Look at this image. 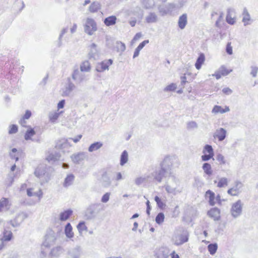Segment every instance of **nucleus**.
I'll list each match as a JSON object with an SVG mask.
<instances>
[{"mask_svg": "<svg viewBox=\"0 0 258 258\" xmlns=\"http://www.w3.org/2000/svg\"><path fill=\"white\" fill-rule=\"evenodd\" d=\"M242 22L243 23L244 25L247 26L248 25H250L252 22V20L251 19L250 14L247 11V10L246 8H244L243 13L242 14Z\"/></svg>", "mask_w": 258, "mask_h": 258, "instance_id": "17", "label": "nucleus"}, {"mask_svg": "<svg viewBox=\"0 0 258 258\" xmlns=\"http://www.w3.org/2000/svg\"><path fill=\"white\" fill-rule=\"evenodd\" d=\"M64 233L68 238H71L74 237L73 228L70 223H68L64 228Z\"/></svg>", "mask_w": 258, "mask_h": 258, "instance_id": "31", "label": "nucleus"}, {"mask_svg": "<svg viewBox=\"0 0 258 258\" xmlns=\"http://www.w3.org/2000/svg\"><path fill=\"white\" fill-rule=\"evenodd\" d=\"M115 47L116 49V51L118 52H119L120 54H122V53L125 50L126 48L125 44L120 41H117L116 42Z\"/></svg>", "mask_w": 258, "mask_h": 258, "instance_id": "39", "label": "nucleus"}, {"mask_svg": "<svg viewBox=\"0 0 258 258\" xmlns=\"http://www.w3.org/2000/svg\"><path fill=\"white\" fill-rule=\"evenodd\" d=\"M112 60L111 59L105 60L99 63L96 67V71L98 72H102L108 70L109 67L112 64Z\"/></svg>", "mask_w": 258, "mask_h": 258, "instance_id": "14", "label": "nucleus"}, {"mask_svg": "<svg viewBox=\"0 0 258 258\" xmlns=\"http://www.w3.org/2000/svg\"><path fill=\"white\" fill-rule=\"evenodd\" d=\"M77 227L79 231L80 235H82L83 232L87 231L88 229L87 227L85 225V223L84 221L80 222L77 225Z\"/></svg>", "mask_w": 258, "mask_h": 258, "instance_id": "44", "label": "nucleus"}, {"mask_svg": "<svg viewBox=\"0 0 258 258\" xmlns=\"http://www.w3.org/2000/svg\"><path fill=\"white\" fill-rule=\"evenodd\" d=\"M56 239V234L53 231L49 230L47 231L45 235L44 241L41 246V253L43 255L46 256L48 253V251L45 250L44 248H49L53 245L55 243Z\"/></svg>", "mask_w": 258, "mask_h": 258, "instance_id": "2", "label": "nucleus"}, {"mask_svg": "<svg viewBox=\"0 0 258 258\" xmlns=\"http://www.w3.org/2000/svg\"><path fill=\"white\" fill-rule=\"evenodd\" d=\"M100 182L102 186L104 187H108L111 185V181L110 178L106 172L102 174L100 179Z\"/></svg>", "mask_w": 258, "mask_h": 258, "instance_id": "20", "label": "nucleus"}, {"mask_svg": "<svg viewBox=\"0 0 258 258\" xmlns=\"http://www.w3.org/2000/svg\"><path fill=\"white\" fill-rule=\"evenodd\" d=\"M212 112L215 114L218 113H224V111L223 110V108H222V107L221 106L215 105L213 107Z\"/></svg>", "mask_w": 258, "mask_h": 258, "instance_id": "52", "label": "nucleus"}, {"mask_svg": "<svg viewBox=\"0 0 258 258\" xmlns=\"http://www.w3.org/2000/svg\"><path fill=\"white\" fill-rule=\"evenodd\" d=\"M10 206L11 204L8 199L3 198L0 200V212L7 211Z\"/></svg>", "mask_w": 258, "mask_h": 258, "instance_id": "25", "label": "nucleus"}, {"mask_svg": "<svg viewBox=\"0 0 258 258\" xmlns=\"http://www.w3.org/2000/svg\"><path fill=\"white\" fill-rule=\"evenodd\" d=\"M226 22L230 25H233L236 22V13L234 9L229 8L227 10Z\"/></svg>", "mask_w": 258, "mask_h": 258, "instance_id": "11", "label": "nucleus"}, {"mask_svg": "<svg viewBox=\"0 0 258 258\" xmlns=\"http://www.w3.org/2000/svg\"><path fill=\"white\" fill-rule=\"evenodd\" d=\"M203 153L204 154H206L207 153H208V154H211V155H213V156L214 155L213 149L212 146L209 145H206L204 147V150L203 151Z\"/></svg>", "mask_w": 258, "mask_h": 258, "instance_id": "48", "label": "nucleus"}, {"mask_svg": "<svg viewBox=\"0 0 258 258\" xmlns=\"http://www.w3.org/2000/svg\"><path fill=\"white\" fill-rule=\"evenodd\" d=\"M218 249V245L217 243H211L208 245V249L210 253L212 255L214 254Z\"/></svg>", "mask_w": 258, "mask_h": 258, "instance_id": "46", "label": "nucleus"}, {"mask_svg": "<svg viewBox=\"0 0 258 258\" xmlns=\"http://www.w3.org/2000/svg\"><path fill=\"white\" fill-rule=\"evenodd\" d=\"M62 252V248L60 246H56L51 249L50 255L53 257H57Z\"/></svg>", "mask_w": 258, "mask_h": 258, "instance_id": "40", "label": "nucleus"}, {"mask_svg": "<svg viewBox=\"0 0 258 258\" xmlns=\"http://www.w3.org/2000/svg\"><path fill=\"white\" fill-rule=\"evenodd\" d=\"M205 59V57L204 54L203 53H201L198 57L195 63V67L197 69L200 70L201 68L202 65L204 63Z\"/></svg>", "mask_w": 258, "mask_h": 258, "instance_id": "35", "label": "nucleus"}, {"mask_svg": "<svg viewBox=\"0 0 258 258\" xmlns=\"http://www.w3.org/2000/svg\"><path fill=\"white\" fill-rule=\"evenodd\" d=\"M103 146L102 143L96 142L90 145L88 148V151L90 152H93L100 149Z\"/></svg>", "mask_w": 258, "mask_h": 258, "instance_id": "32", "label": "nucleus"}, {"mask_svg": "<svg viewBox=\"0 0 258 258\" xmlns=\"http://www.w3.org/2000/svg\"><path fill=\"white\" fill-rule=\"evenodd\" d=\"M214 156L211 154H204V155H202L201 158L203 161H207L210 160L211 158L213 157Z\"/></svg>", "mask_w": 258, "mask_h": 258, "instance_id": "61", "label": "nucleus"}, {"mask_svg": "<svg viewBox=\"0 0 258 258\" xmlns=\"http://www.w3.org/2000/svg\"><path fill=\"white\" fill-rule=\"evenodd\" d=\"M87 158V153L85 152H79L77 154H73L71 156L73 162L76 164H79Z\"/></svg>", "mask_w": 258, "mask_h": 258, "instance_id": "13", "label": "nucleus"}, {"mask_svg": "<svg viewBox=\"0 0 258 258\" xmlns=\"http://www.w3.org/2000/svg\"><path fill=\"white\" fill-rule=\"evenodd\" d=\"M76 88L75 84L71 82V79H68V84L62 90V96L63 97L70 96L72 92Z\"/></svg>", "mask_w": 258, "mask_h": 258, "instance_id": "9", "label": "nucleus"}, {"mask_svg": "<svg viewBox=\"0 0 258 258\" xmlns=\"http://www.w3.org/2000/svg\"><path fill=\"white\" fill-rule=\"evenodd\" d=\"M73 211L69 209L60 213L59 220L61 221H66L72 215Z\"/></svg>", "mask_w": 258, "mask_h": 258, "instance_id": "29", "label": "nucleus"}, {"mask_svg": "<svg viewBox=\"0 0 258 258\" xmlns=\"http://www.w3.org/2000/svg\"><path fill=\"white\" fill-rule=\"evenodd\" d=\"M165 175H168V173H167L166 170L161 166L160 168L156 169L155 171L152 173L154 179L158 182L162 181L163 177L165 176Z\"/></svg>", "mask_w": 258, "mask_h": 258, "instance_id": "10", "label": "nucleus"}, {"mask_svg": "<svg viewBox=\"0 0 258 258\" xmlns=\"http://www.w3.org/2000/svg\"><path fill=\"white\" fill-rule=\"evenodd\" d=\"M9 131V134H15L18 132V126L15 124L11 125Z\"/></svg>", "mask_w": 258, "mask_h": 258, "instance_id": "59", "label": "nucleus"}, {"mask_svg": "<svg viewBox=\"0 0 258 258\" xmlns=\"http://www.w3.org/2000/svg\"><path fill=\"white\" fill-rule=\"evenodd\" d=\"M243 206V204L240 200L232 204L230 212L233 218H237L242 215Z\"/></svg>", "mask_w": 258, "mask_h": 258, "instance_id": "6", "label": "nucleus"}, {"mask_svg": "<svg viewBox=\"0 0 258 258\" xmlns=\"http://www.w3.org/2000/svg\"><path fill=\"white\" fill-rule=\"evenodd\" d=\"M206 198L209 199V203L211 206H214L216 204L215 193L211 190H208L206 192Z\"/></svg>", "mask_w": 258, "mask_h": 258, "instance_id": "26", "label": "nucleus"}, {"mask_svg": "<svg viewBox=\"0 0 258 258\" xmlns=\"http://www.w3.org/2000/svg\"><path fill=\"white\" fill-rule=\"evenodd\" d=\"M74 179V176L73 174H70L67 176L65 178L63 185L67 187L72 184L73 181Z\"/></svg>", "mask_w": 258, "mask_h": 258, "instance_id": "47", "label": "nucleus"}, {"mask_svg": "<svg viewBox=\"0 0 258 258\" xmlns=\"http://www.w3.org/2000/svg\"><path fill=\"white\" fill-rule=\"evenodd\" d=\"M157 6L158 7V12L161 16H164L168 14V10H167L166 5L161 3L157 4Z\"/></svg>", "mask_w": 258, "mask_h": 258, "instance_id": "28", "label": "nucleus"}, {"mask_svg": "<svg viewBox=\"0 0 258 258\" xmlns=\"http://www.w3.org/2000/svg\"><path fill=\"white\" fill-rule=\"evenodd\" d=\"M250 75L254 78L256 77L258 72V68L255 66L251 67Z\"/></svg>", "mask_w": 258, "mask_h": 258, "instance_id": "60", "label": "nucleus"}, {"mask_svg": "<svg viewBox=\"0 0 258 258\" xmlns=\"http://www.w3.org/2000/svg\"><path fill=\"white\" fill-rule=\"evenodd\" d=\"M222 92L226 95H230L232 93V91L229 88L226 87L222 89Z\"/></svg>", "mask_w": 258, "mask_h": 258, "instance_id": "64", "label": "nucleus"}, {"mask_svg": "<svg viewBox=\"0 0 258 258\" xmlns=\"http://www.w3.org/2000/svg\"><path fill=\"white\" fill-rule=\"evenodd\" d=\"M176 85L174 83H171L164 89V92L174 91L176 89Z\"/></svg>", "mask_w": 258, "mask_h": 258, "instance_id": "53", "label": "nucleus"}, {"mask_svg": "<svg viewBox=\"0 0 258 258\" xmlns=\"http://www.w3.org/2000/svg\"><path fill=\"white\" fill-rule=\"evenodd\" d=\"M27 217L26 214L24 213H20L16 217L14 221H11L10 223L14 227H17L20 225V222L24 220Z\"/></svg>", "mask_w": 258, "mask_h": 258, "instance_id": "19", "label": "nucleus"}, {"mask_svg": "<svg viewBox=\"0 0 258 258\" xmlns=\"http://www.w3.org/2000/svg\"><path fill=\"white\" fill-rule=\"evenodd\" d=\"M142 7L146 9H152L157 5L155 0H140Z\"/></svg>", "mask_w": 258, "mask_h": 258, "instance_id": "23", "label": "nucleus"}, {"mask_svg": "<svg viewBox=\"0 0 258 258\" xmlns=\"http://www.w3.org/2000/svg\"><path fill=\"white\" fill-rule=\"evenodd\" d=\"M208 215L214 221H218L220 219V210L217 208H212L208 211Z\"/></svg>", "mask_w": 258, "mask_h": 258, "instance_id": "16", "label": "nucleus"}, {"mask_svg": "<svg viewBox=\"0 0 258 258\" xmlns=\"http://www.w3.org/2000/svg\"><path fill=\"white\" fill-rule=\"evenodd\" d=\"M82 137V135H79L77 137H75L74 138H70L66 140L62 139L57 143L56 147L59 149H62L68 145V144H69V140H73L75 143H78Z\"/></svg>", "mask_w": 258, "mask_h": 258, "instance_id": "12", "label": "nucleus"}, {"mask_svg": "<svg viewBox=\"0 0 258 258\" xmlns=\"http://www.w3.org/2000/svg\"><path fill=\"white\" fill-rule=\"evenodd\" d=\"M243 187V184L242 182L239 180H236L234 182V185L233 187H231L232 189L234 190V192L237 193V195H238L241 192V189Z\"/></svg>", "mask_w": 258, "mask_h": 258, "instance_id": "33", "label": "nucleus"}, {"mask_svg": "<svg viewBox=\"0 0 258 258\" xmlns=\"http://www.w3.org/2000/svg\"><path fill=\"white\" fill-rule=\"evenodd\" d=\"M90 63L88 61H85L80 66V70L83 72H89L90 71Z\"/></svg>", "mask_w": 258, "mask_h": 258, "instance_id": "42", "label": "nucleus"}, {"mask_svg": "<svg viewBox=\"0 0 258 258\" xmlns=\"http://www.w3.org/2000/svg\"><path fill=\"white\" fill-rule=\"evenodd\" d=\"M219 71L220 72V73L222 76H226L232 71L231 70L230 71L227 70L224 67H221Z\"/></svg>", "mask_w": 258, "mask_h": 258, "instance_id": "56", "label": "nucleus"}, {"mask_svg": "<svg viewBox=\"0 0 258 258\" xmlns=\"http://www.w3.org/2000/svg\"><path fill=\"white\" fill-rule=\"evenodd\" d=\"M155 201H156L157 206L159 208L162 209L165 207V205L162 202L161 200L158 196H156L155 197Z\"/></svg>", "mask_w": 258, "mask_h": 258, "instance_id": "54", "label": "nucleus"}, {"mask_svg": "<svg viewBox=\"0 0 258 258\" xmlns=\"http://www.w3.org/2000/svg\"><path fill=\"white\" fill-rule=\"evenodd\" d=\"M175 164H178V160L175 156H167L160 163V166L166 170L168 175H173L172 169Z\"/></svg>", "mask_w": 258, "mask_h": 258, "instance_id": "5", "label": "nucleus"}, {"mask_svg": "<svg viewBox=\"0 0 258 258\" xmlns=\"http://www.w3.org/2000/svg\"><path fill=\"white\" fill-rule=\"evenodd\" d=\"M36 133L33 128H31L29 127V128L27 130L26 132L25 135H24V138L26 141L28 140H32L33 141L32 137L35 135Z\"/></svg>", "mask_w": 258, "mask_h": 258, "instance_id": "34", "label": "nucleus"}, {"mask_svg": "<svg viewBox=\"0 0 258 258\" xmlns=\"http://www.w3.org/2000/svg\"><path fill=\"white\" fill-rule=\"evenodd\" d=\"M187 23V16L186 14H183L179 18L178 25L181 29H183Z\"/></svg>", "mask_w": 258, "mask_h": 258, "instance_id": "27", "label": "nucleus"}, {"mask_svg": "<svg viewBox=\"0 0 258 258\" xmlns=\"http://www.w3.org/2000/svg\"><path fill=\"white\" fill-rule=\"evenodd\" d=\"M60 113L59 112H51L49 114V120L51 122H54L58 118Z\"/></svg>", "mask_w": 258, "mask_h": 258, "instance_id": "49", "label": "nucleus"}, {"mask_svg": "<svg viewBox=\"0 0 258 258\" xmlns=\"http://www.w3.org/2000/svg\"><path fill=\"white\" fill-rule=\"evenodd\" d=\"M97 25L95 21L91 18H87L84 25V31L89 35H92L97 31Z\"/></svg>", "mask_w": 258, "mask_h": 258, "instance_id": "7", "label": "nucleus"}, {"mask_svg": "<svg viewBox=\"0 0 258 258\" xmlns=\"http://www.w3.org/2000/svg\"><path fill=\"white\" fill-rule=\"evenodd\" d=\"M164 220V215L163 213H159L156 217V222L158 224L162 223Z\"/></svg>", "mask_w": 258, "mask_h": 258, "instance_id": "51", "label": "nucleus"}, {"mask_svg": "<svg viewBox=\"0 0 258 258\" xmlns=\"http://www.w3.org/2000/svg\"><path fill=\"white\" fill-rule=\"evenodd\" d=\"M226 131L223 128L217 129L214 135L215 138H217L219 141H223L226 137Z\"/></svg>", "mask_w": 258, "mask_h": 258, "instance_id": "18", "label": "nucleus"}, {"mask_svg": "<svg viewBox=\"0 0 258 258\" xmlns=\"http://www.w3.org/2000/svg\"><path fill=\"white\" fill-rule=\"evenodd\" d=\"M202 168L204 172L208 176H211L212 174L213 171L212 169L211 165L209 163H204L202 166Z\"/></svg>", "mask_w": 258, "mask_h": 258, "instance_id": "38", "label": "nucleus"}, {"mask_svg": "<svg viewBox=\"0 0 258 258\" xmlns=\"http://www.w3.org/2000/svg\"><path fill=\"white\" fill-rule=\"evenodd\" d=\"M12 237V232L11 231L5 229L3 232V236L1 239L4 241H9L11 240Z\"/></svg>", "mask_w": 258, "mask_h": 258, "instance_id": "41", "label": "nucleus"}, {"mask_svg": "<svg viewBox=\"0 0 258 258\" xmlns=\"http://www.w3.org/2000/svg\"><path fill=\"white\" fill-rule=\"evenodd\" d=\"M83 72L78 69H76L73 72L72 77L77 84H80L83 81H87L89 79L88 76Z\"/></svg>", "mask_w": 258, "mask_h": 258, "instance_id": "8", "label": "nucleus"}, {"mask_svg": "<svg viewBox=\"0 0 258 258\" xmlns=\"http://www.w3.org/2000/svg\"><path fill=\"white\" fill-rule=\"evenodd\" d=\"M128 161V153L126 151L124 150L121 153L120 160V164L123 166Z\"/></svg>", "mask_w": 258, "mask_h": 258, "instance_id": "43", "label": "nucleus"}, {"mask_svg": "<svg viewBox=\"0 0 258 258\" xmlns=\"http://www.w3.org/2000/svg\"><path fill=\"white\" fill-rule=\"evenodd\" d=\"M110 193L106 192L105 193L101 198V201L103 203H107L110 198Z\"/></svg>", "mask_w": 258, "mask_h": 258, "instance_id": "58", "label": "nucleus"}, {"mask_svg": "<svg viewBox=\"0 0 258 258\" xmlns=\"http://www.w3.org/2000/svg\"><path fill=\"white\" fill-rule=\"evenodd\" d=\"M166 6L168 10V13L171 12L175 7V5L173 3H168L166 4Z\"/></svg>", "mask_w": 258, "mask_h": 258, "instance_id": "62", "label": "nucleus"}, {"mask_svg": "<svg viewBox=\"0 0 258 258\" xmlns=\"http://www.w3.org/2000/svg\"><path fill=\"white\" fill-rule=\"evenodd\" d=\"M101 8V5L98 2H94L89 7V11L91 13H95L98 12Z\"/></svg>", "mask_w": 258, "mask_h": 258, "instance_id": "36", "label": "nucleus"}, {"mask_svg": "<svg viewBox=\"0 0 258 258\" xmlns=\"http://www.w3.org/2000/svg\"><path fill=\"white\" fill-rule=\"evenodd\" d=\"M189 233L182 227L176 228L172 236L171 241L176 246H179L186 242L188 240Z\"/></svg>", "mask_w": 258, "mask_h": 258, "instance_id": "1", "label": "nucleus"}, {"mask_svg": "<svg viewBox=\"0 0 258 258\" xmlns=\"http://www.w3.org/2000/svg\"><path fill=\"white\" fill-rule=\"evenodd\" d=\"M170 180L165 185V189L168 193L172 194L174 195L180 193L182 188L179 187L180 181L175 176L173 175H169Z\"/></svg>", "mask_w": 258, "mask_h": 258, "instance_id": "3", "label": "nucleus"}, {"mask_svg": "<svg viewBox=\"0 0 258 258\" xmlns=\"http://www.w3.org/2000/svg\"><path fill=\"white\" fill-rule=\"evenodd\" d=\"M117 18L115 16H111L106 18L104 23L107 26H112L115 24Z\"/></svg>", "mask_w": 258, "mask_h": 258, "instance_id": "30", "label": "nucleus"}, {"mask_svg": "<svg viewBox=\"0 0 258 258\" xmlns=\"http://www.w3.org/2000/svg\"><path fill=\"white\" fill-rule=\"evenodd\" d=\"M46 166L44 165H40L35 169L34 174L37 177L41 178L46 174Z\"/></svg>", "mask_w": 258, "mask_h": 258, "instance_id": "21", "label": "nucleus"}, {"mask_svg": "<svg viewBox=\"0 0 258 258\" xmlns=\"http://www.w3.org/2000/svg\"><path fill=\"white\" fill-rule=\"evenodd\" d=\"M32 113L31 112L27 110L26 111L25 114L23 115V117L24 119H28L31 116Z\"/></svg>", "mask_w": 258, "mask_h": 258, "instance_id": "63", "label": "nucleus"}, {"mask_svg": "<svg viewBox=\"0 0 258 258\" xmlns=\"http://www.w3.org/2000/svg\"><path fill=\"white\" fill-rule=\"evenodd\" d=\"M150 178V176L149 175H144L142 176H140L137 177L135 179V183L137 185H140L142 183L145 182L148 180V179Z\"/></svg>", "mask_w": 258, "mask_h": 258, "instance_id": "37", "label": "nucleus"}, {"mask_svg": "<svg viewBox=\"0 0 258 258\" xmlns=\"http://www.w3.org/2000/svg\"><path fill=\"white\" fill-rule=\"evenodd\" d=\"M198 126L197 123L194 121H189L187 123V129H194L198 128Z\"/></svg>", "mask_w": 258, "mask_h": 258, "instance_id": "55", "label": "nucleus"}, {"mask_svg": "<svg viewBox=\"0 0 258 258\" xmlns=\"http://www.w3.org/2000/svg\"><path fill=\"white\" fill-rule=\"evenodd\" d=\"M59 158V156L57 154H50L47 157V160L49 162H53L58 160Z\"/></svg>", "mask_w": 258, "mask_h": 258, "instance_id": "50", "label": "nucleus"}, {"mask_svg": "<svg viewBox=\"0 0 258 258\" xmlns=\"http://www.w3.org/2000/svg\"><path fill=\"white\" fill-rule=\"evenodd\" d=\"M228 184V179L226 177H221L219 178L217 183V187L219 188L226 186Z\"/></svg>", "mask_w": 258, "mask_h": 258, "instance_id": "45", "label": "nucleus"}, {"mask_svg": "<svg viewBox=\"0 0 258 258\" xmlns=\"http://www.w3.org/2000/svg\"><path fill=\"white\" fill-rule=\"evenodd\" d=\"M103 206L100 203L92 204L86 209L84 216L87 220H92L96 218L97 215L103 210Z\"/></svg>", "mask_w": 258, "mask_h": 258, "instance_id": "4", "label": "nucleus"}, {"mask_svg": "<svg viewBox=\"0 0 258 258\" xmlns=\"http://www.w3.org/2000/svg\"><path fill=\"white\" fill-rule=\"evenodd\" d=\"M217 160L220 162V164H226V161L225 160V158L224 156H223L221 154H219L217 155L216 157Z\"/></svg>", "mask_w": 258, "mask_h": 258, "instance_id": "57", "label": "nucleus"}, {"mask_svg": "<svg viewBox=\"0 0 258 258\" xmlns=\"http://www.w3.org/2000/svg\"><path fill=\"white\" fill-rule=\"evenodd\" d=\"M145 21L147 23H155L158 22V17L155 12H150L145 18Z\"/></svg>", "mask_w": 258, "mask_h": 258, "instance_id": "24", "label": "nucleus"}, {"mask_svg": "<svg viewBox=\"0 0 258 258\" xmlns=\"http://www.w3.org/2000/svg\"><path fill=\"white\" fill-rule=\"evenodd\" d=\"M88 57L90 59L93 58L94 59H96L98 57L97 45L95 43H92L90 45Z\"/></svg>", "mask_w": 258, "mask_h": 258, "instance_id": "22", "label": "nucleus"}, {"mask_svg": "<svg viewBox=\"0 0 258 258\" xmlns=\"http://www.w3.org/2000/svg\"><path fill=\"white\" fill-rule=\"evenodd\" d=\"M81 253V248L78 246L70 249L68 252L69 256L70 258H80Z\"/></svg>", "mask_w": 258, "mask_h": 258, "instance_id": "15", "label": "nucleus"}]
</instances>
